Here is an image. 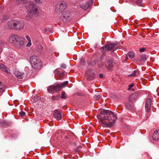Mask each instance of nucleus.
<instances>
[{
	"label": "nucleus",
	"mask_w": 159,
	"mask_h": 159,
	"mask_svg": "<svg viewBox=\"0 0 159 159\" xmlns=\"http://www.w3.org/2000/svg\"><path fill=\"white\" fill-rule=\"evenodd\" d=\"M99 122L104 127H111L116 122V115L109 110L101 109L100 113L97 116Z\"/></svg>",
	"instance_id": "obj_1"
},
{
	"label": "nucleus",
	"mask_w": 159,
	"mask_h": 159,
	"mask_svg": "<svg viewBox=\"0 0 159 159\" xmlns=\"http://www.w3.org/2000/svg\"><path fill=\"white\" fill-rule=\"evenodd\" d=\"M26 7L29 11L28 15L26 16L27 19L29 20L33 17V14H36L38 11L37 6H35L32 1H28L26 3Z\"/></svg>",
	"instance_id": "obj_2"
},
{
	"label": "nucleus",
	"mask_w": 159,
	"mask_h": 159,
	"mask_svg": "<svg viewBox=\"0 0 159 159\" xmlns=\"http://www.w3.org/2000/svg\"><path fill=\"white\" fill-rule=\"evenodd\" d=\"M30 61L32 67L35 69H40L42 67L41 61L37 56L34 55L31 56Z\"/></svg>",
	"instance_id": "obj_3"
},
{
	"label": "nucleus",
	"mask_w": 159,
	"mask_h": 159,
	"mask_svg": "<svg viewBox=\"0 0 159 159\" xmlns=\"http://www.w3.org/2000/svg\"><path fill=\"white\" fill-rule=\"evenodd\" d=\"M67 5L66 2L64 1L59 2L56 5L55 11L56 14H60L67 7Z\"/></svg>",
	"instance_id": "obj_4"
},
{
	"label": "nucleus",
	"mask_w": 159,
	"mask_h": 159,
	"mask_svg": "<svg viewBox=\"0 0 159 159\" xmlns=\"http://www.w3.org/2000/svg\"><path fill=\"white\" fill-rule=\"evenodd\" d=\"M71 15V12L69 11H64L61 16L59 21L65 23L69 20Z\"/></svg>",
	"instance_id": "obj_5"
},
{
	"label": "nucleus",
	"mask_w": 159,
	"mask_h": 159,
	"mask_svg": "<svg viewBox=\"0 0 159 159\" xmlns=\"http://www.w3.org/2000/svg\"><path fill=\"white\" fill-rule=\"evenodd\" d=\"M25 39L19 36L15 44L16 47L18 48H23L25 46Z\"/></svg>",
	"instance_id": "obj_6"
},
{
	"label": "nucleus",
	"mask_w": 159,
	"mask_h": 159,
	"mask_svg": "<svg viewBox=\"0 0 159 159\" xmlns=\"http://www.w3.org/2000/svg\"><path fill=\"white\" fill-rule=\"evenodd\" d=\"M117 44L113 43H107L105 46V47H103L102 49L104 50L105 48H106L108 51H114L116 49V46Z\"/></svg>",
	"instance_id": "obj_7"
},
{
	"label": "nucleus",
	"mask_w": 159,
	"mask_h": 159,
	"mask_svg": "<svg viewBox=\"0 0 159 159\" xmlns=\"http://www.w3.org/2000/svg\"><path fill=\"white\" fill-rule=\"evenodd\" d=\"M58 84L56 85H52L49 87L48 90L50 93H55L60 90Z\"/></svg>",
	"instance_id": "obj_8"
},
{
	"label": "nucleus",
	"mask_w": 159,
	"mask_h": 159,
	"mask_svg": "<svg viewBox=\"0 0 159 159\" xmlns=\"http://www.w3.org/2000/svg\"><path fill=\"white\" fill-rule=\"evenodd\" d=\"M92 3L93 1L91 0L89 2L83 3L80 4V7L81 8L86 10L90 6Z\"/></svg>",
	"instance_id": "obj_9"
},
{
	"label": "nucleus",
	"mask_w": 159,
	"mask_h": 159,
	"mask_svg": "<svg viewBox=\"0 0 159 159\" xmlns=\"http://www.w3.org/2000/svg\"><path fill=\"white\" fill-rule=\"evenodd\" d=\"M19 36L17 35L11 34L9 38V42L11 43L14 44L15 45Z\"/></svg>",
	"instance_id": "obj_10"
},
{
	"label": "nucleus",
	"mask_w": 159,
	"mask_h": 159,
	"mask_svg": "<svg viewBox=\"0 0 159 159\" xmlns=\"http://www.w3.org/2000/svg\"><path fill=\"white\" fill-rule=\"evenodd\" d=\"M16 21L11 20L8 22V27L9 29L16 30Z\"/></svg>",
	"instance_id": "obj_11"
},
{
	"label": "nucleus",
	"mask_w": 159,
	"mask_h": 159,
	"mask_svg": "<svg viewBox=\"0 0 159 159\" xmlns=\"http://www.w3.org/2000/svg\"><path fill=\"white\" fill-rule=\"evenodd\" d=\"M53 116L54 118L57 120H59L61 118V113L57 109L55 110L54 111Z\"/></svg>",
	"instance_id": "obj_12"
},
{
	"label": "nucleus",
	"mask_w": 159,
	"mask_h": 159,
	"mask_svg": "<svg viewBox=\"0 0 159 159\" xmlns=\"http://www.w3.org/2000/svg\"><path fill=\"white\" fill-rule=\"evenodd\" d=\"M151 103V99L150 98L148 99L146 101L145 104L146 111L147 112H148L150 111Z\"/></svg>",
	"instance_id": "obj_13"
},
{
	"label": "nucleus",
	"mask_w": 159,
	"mask_h": 159,
	"mask_svg": "<svg viewBox=\"0 0 159 159\" xmlns=\"http://www.w3.org/2000/svg\"><path fill=\"white\" fill-rule=\"evenodd\" d=\"M103 65L105 66L106 68L110 70L113 67L112 61L111 60H109L107 61L105 64H103Z\"/></svg>",
	"instance_id": "obj_14"
},
{
	"label": "nucleus",
	"mask_w": 159,
	"mask_h": 159,
	"mask_svg": "<svg viewBox=\"0 0 159 159\" xmlns=\"http://www.w3.org/2000/svg\"><path fill=\"white\" fill-rule=\"evenodd\" d=\"M14 75L18 79H22L24 76L25 74L23 73L20 72L16 71L14 73Z\"/></svg>",
	"instance_id": "obj_15"
},
{
	"label": "nucleus",
	"mask_w": 159,
	"mask_h": 159,
	"mask_svg": "<svg viewBox=\"0 0 159 159\" xmlns=\"http://www.w3.org/2000/svg\"><path fill=\"white\" fill-rule=\"evenodd\" d=\"M16 30H21L22 29L24 28L23 24L17 21H16Z\"/></svg>",
	"instance_id": "obj_16"
},
{
	"label": "nucleus",
	"mask_w": 159,
	"mask_h": 159,
	"mask_svg": "<svg viewBox=\"0 0 159 159\" xmlns=\"http://www.w3.org/2000/svg\"><path fill=\"white\" fill-rule=\"evenodd\" d=\"M152 139L155 140H157L159 139V130H157L155 131L153 134Z\"/></svg>",
	"instance_id": "obj_17"
},
{
	"label": "nucleus",
	"mask_w": 159,
	"mask_h": 159,
	"mask_svg": "<svg viewBox=\"0 0 159 159\" xmlns=\"http://www.w3.org/2000/svg\"><path fill=\"white\" fill-rule=\"evenodd\" d=\"M0 69L1 70L4 71L7 74H8L9 73L8 71L7 70V68L5 67V66L2 64H0Z\"/></svg>",
	"instance_id": "obj_18"
},
{
	"label": "nucleus",
	"mask_w": 159,
	"mask_h": 159,
	"mask_svg": "<svg viewBox=\"0 0 159 159\" xmlns=\"http://www.w3.org/2000/svg\"><path fill=\"white\" fill-rule=\"evenodd\" d=\"M5 89V86L1 82H0V93L4 91Z\"/></svg>",
	"instance_id": "obj_19"
},
{
	"label": "nucleus",
	"mask_w": 159,
	"mask_h": 159,
	"mask_svg": "<svg viewBox=\"0 0 159 159\" xmlns=\"http://www.w3.org/2000/svg\"><path fill=\"white\" fill-rule=\"evenodd\" d=\"M68 81H66L61 84H58V85L60 86V89L62 87L66 86L68 84Z\"/></svg>",
	"instance_id": "obj_20"
},
{
	"label": "nucleus",
	"mask_w": 159,
	"mask_h": 159,
	"mask_svg": "<svg viewBox=\"0 0 159 159\" xmlns=\"http://www.w3.org/2000/svg\"><path fill=\"white\" fill-rule=\"evenodd\" d=\"M128 55L129 57L131 58H133L134 56V53L132 52H129L128 53Z\"/></svg>",
	"instance_id": "obj_21"
},
{
	"label": "nucleus",
	"mask_w": 159,
	"mask_h": 159,
	"mask_svg": "<svg viewBox=\"0 0 159 159\" xmlns=\"http://www.w3.org/2000/svg\"><path fill=\"white\" fill-rule=\"evenodd\" d=\"M138 71L137 70H134L133 73L131 74L130 75L131 76L135 77L138 74Z\"/></svg>",
	"instance_id": "obj_22"
},
{
	"label": "nucleus",
	"mask_w": 159,
	"mask_h": 159,
	"mask_svg": "<svg viewBox=\"0 0 159 159\" xmlns=\"http://www.w3.org/2000/svg\"><path fill=\"white\" fill-rule=\"evenodd\" d=\"M61 98L64 99L67 98V97L65 95V93L64 92H62L61 93Z\"/></svg>",
	"instance_id": "obj_23"
},
{
	"label": "nucleus",
	"mask_w": 159,
	"mask_h": 159,
	"mask_svg": "<svg viewBox=\"0 0 159 159\" xmlns=\"http://www.w3.org/2000/svg\"><path fill=\"white\" fill-rule=\"evenodd\" d=\"M19 115L22 118H24L25 116V113L23 111H21L20 112Z\"/></svg>",
	"instance_id": "obj_24"
},
{
	"label": "nucleus",
	"mask_w": 159,
	"mask_h": 159,
	"mask_svg": "<svg viewBox=\"0 0 159 159\" xmlns=\"http://www.w3.org/2000/svg\"><path fill=\"white\" fill-rule=\"evenodd\" d=\"M54 73L55 75H59L60 73V71L59 69H57L54 70Z\"/></svg>",
	"instance_id": "obj_25"
},
{
	"label": "nucleus",
	"mask_w": 159,
	"mask_h": 159,
	"mask_svg": "<svg viewBox=\"0 0 159 159\" xmlns=\"http://www.w3.org/2000/svg\"><path fill=\"white\" fill-rule=\"evenodd\" d=\"M135 2L139 6H141L142 5V0H136Z\"/></svg>",
	"instance_id": "obj_26"
},
{
	"label": "nucleus",
	"mask_w": 159,
	"mask_h": 159,
	"mask_svg": "<svg viewBox=\"0 0 159 159\" xmlns=\"http://www.w3.org/2000/svg\"><path fill=\"white\" fill-rule=\"evenodd\" d=\"M146 50V48H143L139 49V51L141 52H143L145 51Z\"/></svg>",
	"instance_id": "obj_27"
},
{
	"label": "nucleus",
	"mask_w": 159,
	"mask_h": 159,
	"mask_svg": "<svg viewBox=\"0 0 159 159\" xmlns=\"http://www.w3.org/2000/svg\"><path fill=\"white\" fill-rule=\"evenodd\" d=\"M35 2L38 4L41 3L42 2V0H34Z\"/></svg>",
	"instance_id": "obj_28"
},
{
	"label": "nucleus",
	"mask_w": 159,
	"mask_h": 159,
	"mask_svg": "<svg viewBox=\"0 0 159 159\" xmlns=\"http://www.w3.org/2000/svg\"><path fill=\"white\" fill-rule=\"evenodd\" d=\"M134 86V84L132 83L129 85L128 90H130L131 89V88L133 87Z\"/></svg>",
	"instance_id": "obj_29"
},
{
	"label": "nucleus",
	"mask_w": 159,
	"mask_h": 159,
	"mask_svg": "<svg viewBox=\"0 0 159 159\" xmlns=\"http://www.w3.org/2000/svg\"><path fill=\"white\" fill-rule=\"evenodd\" d=\"M64 74V72H62L61 73H60L59 74V75L61 78H62L63 77Z\"/></svg>",
	"instance_id": "obj_30"
},
{
	"label": "nucleus",
	"mask_w": 159,
	"mask_h": 159,
	"mask_svg": "<svg viewBox=\"0 0 159 159\" xmlns=\"http://www.w3.org/2000/svg\"><path fill=\"white\" fill-rule=\"evenodd\" d=\"M31 45V41H28V42L26 46V47H29Z\"/></svg>",
	"instance_id": "obj_31"
},
{
	"label": "nucleus",
	"mask_w": 159,
	"mask_h": 159,
	"mask_svg": "<svg viewBox=\"0 0 159 159\" xmlns=\"http://www.w3.org/2000/svg\"><path fill=\"white\" fill-rule=\"evenodd\" d=\"M26 38L28 40V41H31V40L30 39V37L28 35H26L25 36Z\"/></svg>",
	"instance_id": "obj_32"
},
{
	"label": "nucleus",
	"mask_w": 159,
	"mask_h": 159,
	"mask_svg": "<svg viewBox=\"0 0 159 159\" xmlns=\"http://www.w3.org/2000/svg\"><path fill=\"white\" fill-rule=\"evenodd\" d=\"M25 0H17L16 2L18 3H21Z\"/></svg>",
	"instance_id": "obj_33"
},
{
	"label": "nucleus",
	"mask_w": 159,
	"mask_h": 159,
	"mask_svg": "<svg viewBox=\"0 0 159 159\" xmlns=\"http://www.w3.org/2000/svg\"><path fill=\"white\" fill-rule=\"evenodd\" d=\"M61 67H62V68H63V69H65L66 67V66L65 64H61Z\"/></svg>",
	"instance_id": "obj_34"
},
{
	"label": "nucleus",
	"mask_w": 159,
	"mask_h": 159,
	"mask_svg": "<svg viewBox=\"0 0 159 159\" xmlns=\"http://www.w3.org/2000/svg\"><path fill=\"white\" fill-rule=\"evenodd\" d=\"M139 94L137 93H135V98H137Z\"/></svg>",
	"instance_id": "obj_35"
},
{
	"label": "nucleus",
	"mask_w": 159,
	"mask_h": 159,
	"mask_svg": "<svg viewBox=\"0 0 159 159\" xmlns=\"http://www.w3.org/2000/svg\"><path fill=\"white\" fill-rule=\"evenodd\" d=\"M99 77L100 78H102L103 77V75L102 74H100L99 75Z\"/></svg>",
	"instance_id": "obj_36"
},
{
	"label": "nucleus",
	"mask_w": 159,
	"mask_h": 159,
	"mask_svg": "<svg viewBox=\"0 0 159 159\" xmlns=\"http://www.w3.org/2000/svg\"><path fill=\"white\" fill-rule=\"evenodd\" d=\"M126 107L129 110L130 109V107H128V105H126Z\"/></svg>",
	"instance_id": "obj_37"
},
{
	"label": "nucleus",
	"mask_w": 159,
	"mask_h": 159,
	"mask_svg": "<svg viewBox=\"0 0 159 159\" xmlns=\"http://www.w3.org/2000/svg\"><path fill=\"white\" fill-rule=\"evenodd\" d=\"M131 2H135L136 0H130Z\"/></svg>",
	"instance_id": "obj_38"
},
{
	"label": "nucleus",
	"mask_w": 159,
	"mask_h": 159,
	"mask_svg": "<svg viewBox=\"0 0 159 159\" xmlns=\"http://www.w3.org/2000/svg\"><path fill=\"white\" fill-rule=\"evenodd\" d=\"M128 57H126L125 59V60H127V59H128Z\"/></svg>",
	"instance_id": "obj_39"
}]
</instances>
